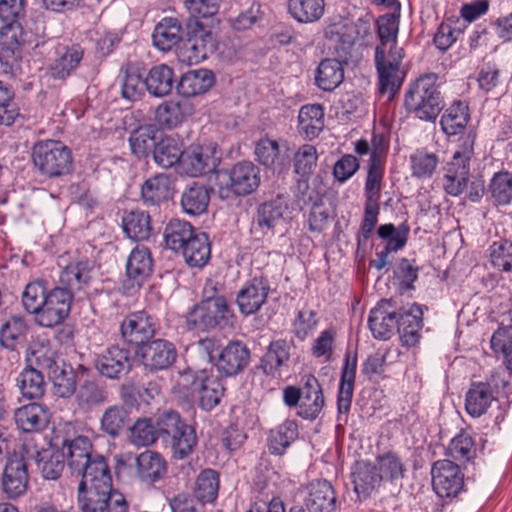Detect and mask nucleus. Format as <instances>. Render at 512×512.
Returning <instances> with one entry per match:
<instances>
[{
    "label": "nucleus",
    "instance_id": "nucleus-49",
    "mask_svg": "<svg viewBox=\"0 0 512 512\" xmlns=\"http://www.w3.org/2000/svg\"><path fill=\"white\" fill-rule=\"evenodd\" d=\"M122 226L125 234L135 241L147 240L153 231L149 213L140 209L125 212Z\"/></svg>",
    "mask_w": 512,
    "mask_h": 512
},
{
    "label": "nucleus",
    "instance_id": "nucleus-50",
    "mask_svg": "<svg viewBox=\"0 0 512 512\" xmlns=\"http://www.w3.org/2000/svg\"><path fill=\"white\" fill-rule=\"evenodd\" d=\"M191 268H203L211 257V243L208 234L200 232L179 253Z\"/></svg>",
    "mask_w": 512,
    "mask_h": 512
},
{
    "label": "nucleus",
    "instance_id": "nucleus-2",
    "mask_svg": "<svg viewBox=\"0 0 512 512\" xmlns=\"http://www.w3.org/2000/svg\"><path fill=\"white\" fill-rule=\"evenodd\" d=\"M173 390L184 398L196 397L202 410L211 411L221 402L226 388L223 380L211 371L187 367L178 372Z\"/></svg>",
    "mask_w": 512,
    "mask_h": 512
},
{
    "label": "nucleus",
    "instance_id": "nucleus-16",
    "mask_svg": "<svg viewBox=\"0 0 512 512\" xmlns=\"http://www.w3.org/2000/svg\"><path fill=\"white\" fill-rule=\"evenodd\" d=\"M137 353L146 370L158 372L168 369L177 359L175 345L165 339H155L140 346Z\"/></svg>",
    "mask_w": 512,
    "mask_h": 512
},
{
    "label": "nucleus",
    "instance_id": "nucleus-45",
    "mask_svg": "<svg viewBox=\"0 0 512 512\" xmlns=\"http://www.w3.org/2000/svg\"><path fill=\"white\" fill-rule=\"evenodd\" d=\"M210 190L206 185L192 182L181 194L180 205L184 213L192 216L201 215L207 210Z\"/></svg>",
    "mask_w": 512,
    "mask_h": 512
},
{
    "label": "nucleus",
    "instance_id": "nucleus-12",
    "mask_svg": "<svg viewBox=\"0 0 512 512\" xmlns=\"http://www.w3.org/2000/svg\"><path fill=\"white\" fill-rule=\"evenodd\" d=\"M72 302V296L68 292L57 286L51 288L35 315L36 324L45 328L61 325L70 313Z\"/></svg>",
    "mask_w": 512,
    "mask_h": 512
},
{
    "label": "nucleus",
    "instance_id": "nucleus-27",
    "mask_svg": "<svg viewBox=\"0 0 512 512\" xmlns=\"http://www.w3.org/2000/svg\"><path fill=\"white\" fill-rule=\"evenodd\" d=\"M194 110V105L187 99L167 100L157 106L155 120L160 127L173 129L192 116Z\"/></svg>",
    "mask_w": 512,
    "mask_h": 512
},
{
    "label": "nucleus",
    "instance_id": "nucleus-30",
    "mask_svg": "<svg viewBox=\"0 0 512 512\" xmlns=\"http://www.w3.org/2000/svg\"><path fill=\"white\" fill-rule=\"evenodd\" d=\"M305 505L309 512H333L337 498L332 484L324 479L314 480L307 486Z\"/></svg>",
    "mask_w": 512,
    "mask_h": 512
},
{
    "label": "nucleus",
    "instance_id": "nucleus-6",
    "mask_svg": "<svg viewBox=\"0 0 512 512\" xmlns=\"http://www.w3.org/2000/svg\"><path fill=\"white\" fill-rule=\"evenodd\" d=\"M508 381L499 371H493L485 381L472 382L465 396V409L472 417H480L487 412L496 399L499 389L505 388Z\"/></svg>",
    "mask_w": 512,
    "mask_h": 512
},
{
    "label": "nucleus",
    "instance_id": "nucleus-11",
    "mask_svg": "<svg viewBox=\"0 0 512 512\" xmlns=\"http://www.w3.org/2000/svg\"><path fill=\"white\" fill-rule=\"evenodd\" d=\"M133 367L129 349L119 345H110L95 356L94 368L106 379L119 380Z\"/></svg>",
    "mask_w": 512,
    "mask_h": 512
},
{
    "label": "nucleus",
    "instance_id": "nucleus-54",
    "mask_svg": "<svg viewBox=\"0 0 512 512\" xmlns=\"http://www.w3.org/2000/svg\"><path fill=\"white\" fill-rule=\"evenodd\" d=\"M29 331V325L24 317L12 315L0 328V343L9 350H16L19 344L26 340Z\"/></svg>",
    "mask_w": 512,
    "mask_h": 512
},
{
    "label": "nucleus",
    "instance_id": "nucleus-22",
    "mask_svg": "<svg viewBox=\"0 0 512 512\" xmlns=\"http://www.w3.org/2000/svg\"><path fill=\"white\" fill-rule=\"evenodd\" d=\"M92 265L89 260L72 261L59 274L58 288L68 292L72 299L76 293L89 286L92 276Z\"/></svg>",
    "mask_w": 512,
    "mask_h": 512
},
{
    "label": "nucleus",
    "instance_id": "nucleus-42",
    "mask_svg": "<svg viewBox=\"0 0 512 512\" xmlns=\"http://www.w3.org/2000/svg\"><path fill=\"white\" fill-rule=\"evenodd\" d=\"M461 159L452 158L445 167L443 187L445 192L453 197L462 194L468 185L470 166Z\"/></svg>",
    "mask_w": 512,
    "mask_h": 512
},
{
    "label": "nucleus",
    "instance_id": "nucleus-59",
    "mask_svg": "<svg viewBox=\"0 0 512 512\" xmlns=\"http://www.w3.org/2000/svg\"><path fill=\"white\" fill-rule=\"evenodd\" d=\"M288 10L300 23H312L319 20L325 10L324 0H289Z\"/></svg>",
    "mask_w": 512,
    "mask_h": 512
},
{
    "label": "nucleus",
    "instance_id": "nucleus-47",
    "mask_svg": "<svg viewBox=\"0 0 512 512\" xmlns=\"http://www.w3.org/2000/svg\"><path fill=\"white\" fill-rule=\"evenodd\" d=\"M153 260L145 246L134 248L127 260L126 274L130 280L141 285L152 273Z\"/></svg>",
    "mask_w": 512,
    "mask_h": 512
},
{
    "label": "nucleus",
    "instance_id": "nucleus-38",
    "mask_svg": "<svg viewBox=\"0 0 512 512\" xmlns=\"http://www.w3.org/2000/svg\"><path fill=\"white\" fill-rule=\"evenodd\" d=\"M76 475L81 476L78 485L80 490H83L86 486L107 488L112 485L109 465L105 457L100 454L94 455L93 460Z\"/></svg>",
    "mask_w": 512,
    "mask_h": 512
},
{
    "label": "nucleus",
    "instance_id": "nucleus-31",
    "mask_svg": "<svg viewBox=\"0 0 512 512\" xmlns=\"http://www.w3.org/2000/svg\"><path fill=\"white\" fill-rule=\"evenodd\" d=\"M50 411L46 405L37 402L23 405L14 412L17 427L24 432H39L50 422Z\"/></svg>",
    "mask_w": 512,
    "mask_h": 512
},
{
    "label": "nucleus",
    "instance_id": "nucleus-4",
    "mask_svg": "<svg viewBox=\"0 0 512 512\" xmlns=\"http://www.w3.org/2000/svg\"><path fill=\"white\" fill-rule=\"evenodd\" d=\"M32 161L38 171L48 178L66 176L73 169L70 148L56 140L37 142L32 148Z\"/></svg>",
    "mask_w": 512,
    "mask_h": 512
},
{
    "label": "nucleus",
    "instance_id": "nucleus-40",
    "mask_svg": "<svg viewBox=\"0 0 512 512\" xmlns=\"http://www.w3.org/2000/svg\"><path fill=\"white\" fill-rule=\"evenodd\" d=\"M75 404L83 413L91 412L95 407L108 401V390L94 380H85L74 392Z\"/></svg>",
    "mask_w": 512,
    "mask_h": 512
},
{
    "label": "nucleus",
    "instance_id": "nucleus-37",
    "mask_svg": "<svg viewBox=\"0 0 512 512\" xmlns=\"http://www.w3.org/2000/svg\"><path fill=\"white\" fill-rule=\"evenodd\" d=\"M286 206L281 199H274L260 204L253 219L254 227L263 236L273 235L275 228L283 221Z\"/></svg>",
    "mask_w": 512,
    "mask_h": 512
},
{
    "label": "nucleus",
    "instance_id": "nucleus-53",
    "mask_svg": "<svg viewBox=\"0 0 512 512\" xmlns=\"http://www.w3.org/2000/svg\"><path fill=\"white\" fill-rule=\"evenodd\" d=\"M17 386L21 395L29 400H39L46 390L42 371L33 366H26L17 377Z\"/></svg>",
    "mask_w": 512,
    "mask_h": 512
},
{
    "label": "nucleus",
    "instance_id": "nucleus-3",
    "mask_svg": "<svg viewBox=\"0 0 512 512\" xmlns=\"http://www.w3.org/2000/svg\"><path fill=\"white\" fill-rule=\"evenodd\" d=\"M438 76L428 73L412 83L405 94L406 109L424 121H435L444 107V100L437 85Z\"/></svg>",
    "mask_w": 512,
    "mask_h": 512
},
{
    "label": "nucleus",
    "instance_id": "nucleus-21",
    "mask_svg": "<svg viewBox=\"0 0 512 512\" xmlns=\"http://www.w3.org/2000/svg\"><path fill=\"white\" fill-rule=\"evenodd\" d=\"M293 346L291 340L276 339L271 341L257 368L268 377H280L281 369L287 366L290 360Z\"/></svg>",
    "mask_w": 512,
    "mask_h": 512
},
{
    "label": "nucleus",
    "instance_id": "nucleus-35",
    "mask_svg": "<svg viewBox=\"0 0 512 512\" xmlns=\"http://www.w3.org/2000/svg\"><path fill=\"white\" fill-rule=\"evenodd\" d=\"M422 328V311L414 305L410 310H402L398 315L397 332L403 346L415 347L420 340Z\"/></svg>",
    "mask_w": 512,
    "mask_h": 512
},
{
    "label": "nucleus",
    "instance_id": "nucleus-43",
    "mask_svg": "<svg viewBox=\"0 0 512 512\" xmlns=\"http://www.w3.org/2000/svg\"><path fill=\"white\" fill-rule=\"evenodd\" d=\"M182 33L180 20L174 17H165L154 28L153 44L163 52L169 51L182 40Z\"/></svg>",
    "mask_w": 512,
    "mask_h": 512
},
{
    "label": "nucleus",
    "instance_id": "nucleus-44",
    "mask_svg": "<svg viewBox=\"0 0 512 512\" xmlns=\"http://www.w3.org/2000/svg\"><path fill=\"white\" fill-rule=\"evenodd\" d=\"M325 126L324 109L320 104H307L298 113V131L305 138L312 140L319 136Z\"/></svg>",
    "mask_w": 512,
    "mask_h": 512
},
{
    "label": "nucleus",
    "instance_id": "nucleus-33",
    "mask_svg": "<svg viewBox=\"0 0 512 512\" xmlns=\"http://www.w3.org/2000/svg\"><path fill=\"white\" fill-rule=\"evenodd\" d=\"M354 491L360 499H367L382 482L376 465L367 461H357L352 472Z\"/></svg>",
    "mask_w": 512,
    "mask_h": 512
},
{
    "label": "nucleus",
    "instance_id": "nucleus-41",
    "mask_svg": "<svg viewBox=\"0 0 512 512\" xmlns=\"http://www.w3.org/2000/svg\"><path fill=\"white\" fill-rule=\"evenodd\" d=\"M199 233L190 222L173 218L165 226L164 241L167 248L175 253H180Z\"/></svg>",
    "mask_w": 512,
    "mask_h": 512
},
{
    "label": "nucleus",
    "instance_id": "nucleus-55",
    "mask_svg": "<svg viewBox=\"0 0 512 512\" xmlns=\"http://www.w3.org/2000/svg\"><path fill=\"white\" fill-rule=\"evenodd\" d=\"M488 193L494 206L512 204V172L500 170L493 174L488 184Z\"/></svg>",
    "mask_w": 512,
    "mask_h": 512
},
{
    "label": "nucleus",
    "instance_id": "nucleus-10",
    "mask_svg": "<svg viewBox=\"0 0 512 512\" xmlns=\"http://www.w3.org/2000/svg\"><path fill=\"white\" fill-rule=\"evenodd\" d=\"M209 360L217 371L225 377H234L242 373L249 365L251 352L241 341L234 340L218 352H209Z\"/></svg>",
    "mask_w": 512,
    "mask_h": 512
},
{
    "label": "nucleus",
    "instance_id": "nucleus-8",
    "mask_svg": "<svg viewBox=\"0 0 512 512\" xmlns=\"http://www.w3.org/2000/svg\"><path fill=\"white\" fill-rule=\"evenodd\" d=\"M217 49L213 33L197 24L188 32L187 38L177 48L178 60L187 65L198 64Z\"/></svg>",
    "mask_w": 512,
    "mask_h": 512
},
{
    "label": "nucleus",
    "instance_id": "nucleus-57",
    "mask_svg": "<svg viewBox=\"0 0 512 512\" xmlns=\"http://www.w3.org/2000/svg\"><path fill=\"white\" fill-rule=\"evenodd\" d=\"M470 119L469 109L461 101L454 102L441 117V127L445 134L453 136L461 133Z\"/></svg>",
    "mask_w": 512,
    "mask_h": 512
},
{
    "label": "nucleus",
    "instance_id": "nucleus-64",
    "mask_svg": "<svg viewBox=\"0 0 512 512\" xmlns=\"http://www.w3.org/2000/svg\"><path fill=\"white\" fill-rule=\"evenodd\" d=\"M48 378L52 381L55 393L62 398L70 397L76 391V375L70 366H58L50 372Z\"/></svg>",
    "mask_w": 512,
    "mask_h": 512
},
{
    "label": "nucleus",
    "instance_id": "nucleus-23",
    "mask_svg": "<svg viewBox=\"0 0 512 512\" xmlns=\"http://www.w3.org/2000/svg\"><path fill=\"white\" fill-rule=\"evenodd\" d=\"M301 403L297 415L303 419L314 420L324 406V395L318 379L311 374L302 378Z\"/></svg>",
    "mask_w": 512,
    "mask_h": 512
},
{
    "label": "nucleus",
    "instance_id": "nucleus-24",
    "mask_svg": "<svg viewBox=\"0 0 512 512\" xmlns=\"http://www.w3.org/2000/svg\"><path fill=\"white\" fill-rule=\"evenodd\" d=\"M386 148L375 144L368 161L365 179L364 196L366 200H380L385 172Z\"/></svg>",
    "mask_w": 512,
    "mask_h": 512
},
{
    "label": "nucleus",
    "instance_id": "nucleus-29",
    "mask_svg": "<svg viewBox=\"0 0 512 512\" xmlns=\"http://www.w3.org/2000/svg\"><path fill=\"white\" fill-rule=\"evenodd\" d=\"M357 368V355L347 352L345 354L344 365L341 371L340 383L337 395V410L338 420L341 419V415H347L350 411L354 384L356 377Z\"/></svg>",
    "mask_w": 512,
    "mask_h": 512
},
{
    "label": "nucleus",
    "instance_id": "nucleus-25",
    "mask_svg": "<svg viewBox=\"0 0 512 512\" xmlns=\"http://www.w3.org/2000/svg\"><path fill=\"white\" fill-rule=\"evenodd\" d=\"M174 192L173 181L165 173H158L148 178L141 185V200L147 207L158 208L168 202Z\"/></svg>",
    "mask_w": 512,
    "mask_h": 512
},
{
    "label": "nucleus",
    "instance_id": "nucleus-13",
    "mask_svg": "<svg viewBox=\"0 0 512 512\" xmlns=\"http://www.w3.org/2000/svg\"><path fill=\"white\" fill-rule=\"evenodd\" d=\"M216 148L191 144L184 148L179 171L190 177H198L216 170L219 164Z\"/></svg>",
    "mask_w": 512,
    "mask_h": 512
},
{
    "label": "nucleus",
    "instance_id": "nucleus-28",
    "mask_svg": "<svg viewBox=\"0 0 512 512\" xmlns=\"http://www.w3.org/2000/svg\"><path fill=\"white\" fill-rule=\"evenodd\" d=\"M0 28V59L8 62L20 55L22 47L28 42L26 33L19 21H2Z\"/></svg>",
    "mask_w": 512,
    "mask_h": 512
},
{
    "label": "nucleus",
    "instance_id": "nucleus-56",
    "mask_svg": "<svg viewBox=\"0 0 512 512\" xmlns=\"http://www.w3.org/2000/svg\"><path fill=\"white\" fill-rule=\"evenodd\" d=\"M111 486L100 488L86 486L83 490L78 488V503L82 512H105L109 507Z\"/></svg>",
    "mask_w": 512,
    "mask_h": 512
},
{
    "label": "nucleus",
    "instance_id": "nucleus-34",
    "mask_svg": "<svg viewBox=\"0 0 512 512\" xmlns=\"http://www.w3.org/2000/svg\"><path fill=\"white\" fill-rule=\"evenodd\" d=\"M215 84V75L209 69H197L184 73L177 85L178 93L185 97H195L209 91Z\"/></svg>",
    "mask_w": 512,
    "mask_h": 512
},
{
    "label": "nucleus",
    "instance_id": "nucleus-58",
    "mask_svg": "<svg viewBox=\"0 0 512 512\" xmlns=\"http://www.w3.org/2000/svg\"><path fill=\"white\" fill-rule=\"evenodd\" d=\"M219 474L213 469H204L195 480L194 495L202 503H213L218 496Z\"/></svg>",
    "mask_w": 512,
    "mask_h": 512
},
{
    "label": "nucleus",
    "instance_id": "nucleus-60",
    "mask_svg": "<svg viewBox=\"0 0 512 512\" xmlns=\"http://www.w3.org/2000/svg\"><path fill=\"white\" fill-rule=\"evenodd\" d=\"M411 175L417 179L431 178L440 162L436 153L418 149L409 157Z\"/></svg>",
    "mask_w": 512,
    "mask_h": 512
},
{
    "label": "nucleus",
    "instance_id": "nucleus-63",
    "mask_svg": "<svg viewBox=\"0 0 512 512\" xmlns=\"http://www.w3.org/2000/svg\"><path fill=\"white\" fill-rule=\"evenodd\" d=\"M129 144L132 153L138 158L147 157L155 150V129L151 125L140 126L135 129L130 137Z\"/></svg>",
    "mask_w": 512,
    "mask_h": 512
},
{
    "label": "nucleus",
    "instance_id": "nucleus-14",
    "mask_svg": "<svg viewBox=\"0 0 512 512\" xmlns=\"http://www.w3.org/2000/svg\"><path fill=\"white\" fill-rule=\"evenodd\" d=\"M431 475L433 489L439 497H455L463 489L464 474L459 465L449 459L434 462Z\"/></svg>",
    "mask_w": 512,
    "mask_h": 512
},
{
    "label": "nucleus",
    "instance_id": "nucleus-15",
    "mask_svg": "<svg viewBox=\"0 0 512 512\" xmlns=\"http://www.w3.org/2000/svg\"><path fill=\"white\" fill-rule=\"evenodd\" d=\"M158 328L155 317L142 310L128 314L120 325V333L127 343L138 348L146 344L155 335Z\"/></svg>",
    "mask_w": 512,
    "mask_h": 512
},
{
    "label": "nucleus",
    "instance_id": "nucleus-51",
    "mask_svg": "<svg viewBox=\"0 0 512 512\" xmlns=\"http://www.w3.org/2000/svg\"><path fill=\"white\" fill-rule=\"evenodd\" d=\"M174 72L166 64L153 66L145 77L146 90L154 97H165L172 91Z\"/></svg>",
    "mask_w": 512,
    "mask_h": 512
},
{
    "label": "nucleus",
    "instance_id": "nucleus-17",
    "mask_svg": "<svg viewBox=\"0 0 512 512\" xmlns=\"http://www.w3.org/2000/svg\"><path fill=\"white\" fill-rule=\"evenodd\" d=\"M402 309H397L392 299H382L370 311L368 325L375 339L388 340L398 325V315Z\"/></svg>",
    "mask_w": 512,
    "mask_h": 512
},
{
    "label": "nucleus",
    "instance_id": "nucleus-62",
    "mask_svg": "<svg viewBox=\"0 0 512 512\" xmlns=\"http://www.w3.org/2000/svg\"><path fill=\"white\" fill-rule=\"evenodd\" d=\"M48 282L43 279H36L29 282L22 293V304L25 311L36 315L49 293Z\"/></svg>",
    "mask_w": 512,
    "mask_h": 512
},
{
    "label": "nucleus",
    "instance_id": "nucleus-19",
    "mask_svg": "<svg viewBox=\"0 0 512 512\" xmlns=\"http://www.w3.org/2000/svg\"><path fill=\"white\" fill-rule=\"evenodd\" d=\"M23 451H25L29 463L34 462L36 464L43 478L56 480L61 476L65 466L64 451L60 452L52 447L38 450L31 443H24Z\"/></svg>",
    "mask_w": 512,
    "mask_h": 512
},
{
    "label": "nucleus",
    "instance_id": "nucleus-26",
    "mask_svg": "<svg viewBox=\"0 0 512 512\" xmlns=\"http://www.w3.org/2000/svg\"><path fill=\"white\" fill-rule=\"evenodd\" d=\"M83 57L84 48L80 44L58 45L57 57L49 67L51 77L65 80L79 67Z\"/></svg>",
    "mask_w": 512,
    "mask_h": 512
},
{
    "label": "nucleus",
    "instance_id": "nucleus-61",
    "mask_svg": "<svg viewBox=\"0 0 512 512\" xmlns=\"http://www.w3.org/2000/svg\"><path fill=\"white\" fill-rule=\"evenodd\" d=\"M121 95L123 98L136 101L144 93L145 78L143 79L140 70L135 65L128 63L122 70Z\"/></svg>",
    "mask_w": 512,
    "mask_h": 512
},
{
    "label": "nucleus",
    "instance_id": "nucleus-20",
    "mask_svg": "<svg viewBox=\"0 0 512 512\" xmlns=\"http://www.w3.org/2000/svg\"><path fill=\"white\" fill-rule=\"evenodd\" d=\"M269 291V281L264 276H255L248 281L236 295L240 313L248 316L258 312L266 303Z\"/></svg>",
    "mask_w": 512,
    "mask_h": 512
},
{
    "label": "nucleus",
    "instance_id": "nucleus-5",
    "mask_svg": "<svg viewBox=\"0 0 512 512\" xmlns=\"http://www.w3.org/2000/svg\"><path fill=\"white\" fill-rule=\"evenodd\" d=\"M155 424L158 437L170 442L174 457L184 459L192 453L197 443L195 429L179 413L165 411L157 416Z\"/></svg>",
    "mask_w": 512,
    "mask_h": 512
},
{
    "label": "nucleus",
    "instance_id": "nucleus-39",
    "mask_svg": "<svg viewBox=\"0 0 512 512\" xmlns=\"http://www.w3.org/2000/svg\"><path fill=\"white\" fill-rule=\"evenodd\" d=\"M136 471L140 480L149 485L154 484L166 474V462L157 452L144 451L135 458Z\"/></svg>",
    "mask_w": 512,
    "mask_h": 512
},
{
    "label": "nucleus",
    "instance_id": "nucleus-1",
    "mask_svg": "<svg viewBox=\"0 0 512 512\" xmlns=\"http://www.w3.org/2000/svg\"><path fill=\"white\" fill-rule=\"evenodd\" d=\"M401 5L376 20L379 43L374 51V64L378 74L379 91L395 95L406 77L403 64L405 51L398 46Z\"/></svg>",
    "mask_w": 512,
    "mask_h": 512
},
{
    "label": "nucleus",
    "instance_id": "nucleus-7",
    "mask_svg": "<svg viewBox=\"0 0 512 512\" xmlns=\"http://www.w3.org/2000/svg\"><path fill=\"white\" fill-rule=\"evenodd\" d=\"M233 311L227 299L200 301L188 315V325L197 330L224 328L232 323Z\"/></svg>",
    "mask_w": 512,
    "mask_h": 512
},
{
    "label": "nucleus",
    "instance_id": "nucleus-9",
    "mask_svg": "<svg viewBox=\"0 0 512 512\" xmlns=\"http://www.w3.org/2000/svg\"><path fill=\"white\" fill-rule=\"evenodd\" d=\"M29 465L23 447L19 453H13L7 458L2 472L1 489L8 499H17L26 493Z\"/></svg>",
    "mask_w": 512,
    "mask_h": 512
},
{
    "label": "nucleus",
    "instance_id": "nucleus-52",
    "mask_svg": "<svg viewBox=\"0 0 512 512\" xmlns=\"http://www.w3.org/2000/svg\"><path fill=\"white\" fill-rule=\"evenodd\" d=\"M298 425L293 420H286L276 428L270 430L267 439L269 452L282 456L287 448L298 438Z\"/></svg>",
    "mask_w": 512,
    "mask_h": 512
},
{
    "label": "nucleus",
    "instance_id": "nucleus-48",
    "mask_svg": "<svg viewBox=\"0 0 512 512\" xmlns=\"http://www.w3.org/2000/svg\"><path fill=\"white\" fill-rule=\"evenodd\" d=\"M183 150L182 140L174 136H165L157 142L153 150V159L162 168H171L175 165L180 168Z\"/></svg>",
    "mask_w": 512,
    "mask_h": 512
},
{
    "label": "nucleus",
    "instance_id": "nucleus-36",
    "mask_svg": "<svg viewBox=\"0 0 512 512\" xmlns=\"http://www.w3.org/2000/svg\"><path fill=\"white\" fill-rule=\"evenodd\" d=\"M130 413L123 404H114L106 407L99 420V429L113 439L119 437L130 427Z\"/></svg>",
    "mask_w": 512,
    "mask_h": 512
},
{
    "label": "nucleus",
    "instance_id": "nucleus-32",
    "mask_svg": "<svg viewBox=\"0 0 512 512\" xmlns=\"http://www.w3.org/2000/svg\"><path fill=\"white\" fill-rule=\"evenodd\" d=\"M64 456L72 474H79L94 458L93 445L87 436H77L72 440H64L62 445ZM97 453H95L96 455Z\"/></svg>",
    "mask_w": 512,
    "mask_h": 512
},
{
    "label": "nucleus",
    "instance_id": "nucleus-46",
    "mask_svg": "<svg viewBox=\"0 0 512 512\" xmlns=\"http://www.w3.org/2000/svg\"><path fill=\"white\" fill-rule=\"evenodd\" d=\"M342 62L336 58L322 60L315 73V83L323 91L335 90L344 80V67Z\"/></svg>",
    "mask_w": 512,
    "mask_h": 512
},
{
    "label": "nucleus",
    "instance_id": "nucleus-18",
    "mask_svg": "<svg viewBox=\"0 0 512 512\" xmlns=\"http://www.w3.org/2000/svg\"><path fill=\"white\" fill-rule=\"evenodd\" d=\"M226 187L237 196L252 194L260 185V169L251 161H240L224 173Z\"/></svg>",
    "mask_w": 512,
    "mask_h": 512
}]
</instances>
